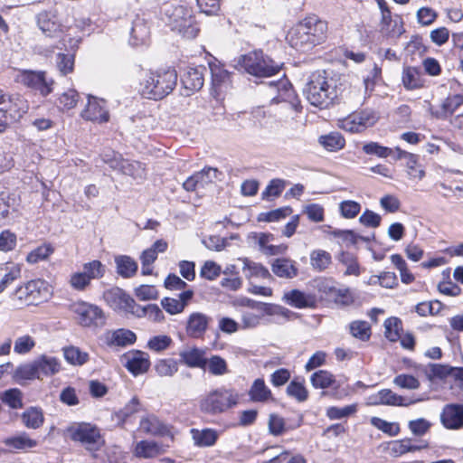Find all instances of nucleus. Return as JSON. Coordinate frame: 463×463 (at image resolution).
Masks as SVG:
<instances>
[{
    "mask_svg": "<svg viewBox=\"0 0 463 463\" xmlns=\"http://www.w3.org/2000/svg\"><path fill=\"white\" fill-rule=\"evenodd\" d=\"M327 37V23L317 15L304 18L293 27L288 35L289 44L301 52H307L322 44Z\"/></svg>",
    "mask_w": 463,
    "mask_h": 463,
    "instance_id": "nucleus-1",
    "label": "nucleus"
},
{
    "mask_svg": "<svg viewBox=\"0 0 463 463\" xmlns=\"http://www.w3.org/2000/svg\"><path fill=\"white\" fill-rule=\"evenodd\" d=\"M303 93L311 105L322 109L327 108L337 97L334 80L327 78L325 71L310 74Z\"/></svg>",
    "mask_w": 463,
    "mask_h": 463,
    "instance_id": "nucleus-2",
    "label": "nucleus"
},
{
    "mask_svg": "<svg viewBox=\"0 0 463 463\" xmlns=\"http://www.w3.org/2000/svg\"><path fill=\"white\" fill-rule=\"evenodd\" d=\"M177 84V73L175 69L159 70L146 74L141 82L143 97L159 100L169 95Z\"/></svg>",
    "mask_w": 463,
    "mask_h": 463,
    "instance_id": "nucleus-3",
    "label": "nucleus"
},
{
    "mask_svg": "<svg viewBox=\"0 0 463 463\" xmlns=\"http://www.w3.org/2000/svg\"><path fill=\"white\" fill-rule=\"evenodd\" d=\"M240 394L224 386L213 389L202 396L199 407L202 412L209 415L224 413L239 403Z\"/></svg>",
    "mask_w": 463,
    "mask_h": 463,
    "instance_id": "nucleus-4",
    "label": "nucleus"
},
{
    "mask_svg": "<svg viewBox=\"0 0 463 463\" xmlns=\"http://www.w3.org/2000/svg\"><path fill=\"white\" fill-rule=\"evenodd\" d=\"M166 24L188 39L195 38L200 31L193 11L184 5H170L165 8Z\"/></svg>",
    "mask_w": 463,
    "mask_h": 463,
    "instance_id": "nucleus-5",
    "label": "nucleus"
},
{
    "mask_svg": "<svg viewBox=\"0 0 463 463\" xmlns=\"http://www.w3.org/2000/svg\"><path fill=\"white\" fill-rule=\"evenodd\" d=\"M238 66L247 73L258 77H270L278 73L281 66L264 54L262 51H254L241 55L238 59Z\"/></svg>",
    "mask_w": 463,
    "mask_h": 463,
    "instance_id": "nucleus-6",
    "label": "nucleus"
},
{
    "mask_svg": "<svg viewBox=\"0 0 463 463\" xmlns=\"http://www.w3.org/2000/svg\"><path fill=\"white\" fill-rule=\"evenodd\" d=\"M70 309L81 326L102 327L106 325L107 317L104 311L97 305L85 301H77L70 306Z\"/></svg>",
    "mask_w": 463,
    "mask_h": 463,
    "instance_id": "nucleus-7",
    "label": "nucleus"
},
{
    "mask_svg": "<svg viewBox=\"0 0 463 463\" xmlns=\"http://www.w3.org/2000/svg\"><path fill=\"white\" fill-rule=\"evenodd\" d=\"M267 84L275 89L278 94L272 98V103H283L287 110L299 111L301 109L300 103L297 100L291 83L287 78L279 80H270Z\"/></svg>",
    "mask_w": 463,
    "mask_h": 463,
    "instance_id": "nucleus-8",
    "label": "nucleus"
},
{
    "mask_svg": "<svg viewBox=\"0 0 463 463\" xmlns=\"http://www.w3.org/2000/svg\"><path fill=\"white\" fill-rule=\"evenodd\" d=\"M103 160L111 169L118 171L125 175H129L133 179L142 181L146 178L145 165L139 161L125 159L120 155L116 154L110 158L109 155H105Z\"/></svg>",
    "mask_w": 463,
    "mask_h": 463,
    "instance_id": "nucleus-9",
    "label": "nucleus"
},
{
    "mask_svg": "<svg viewBox=\"0 0 463 463\" xmlns=\"http://www.w3.org/2000/svg\"><path fill=\"white\" fill-rule=\"evenodd\" d=\"M15 80L33 90L39 91L44 97L52 91L53 80H47L43 71H21L17 73Z\"/></svg>",
    "mask_w": 463,
    "mask_h": 463,
    "instance_id": "nucleus-10",
    "label": "nucleus"
},
{
    "mask_svg": "<svg viewBox=\"0 0 463 463\" xmlns=\"http://www.w3.org/2000/svg\"><path fill=\"white\" fill-rule=\"evenodd\" d=\"M106 303L114 310L134 316L137 302L119 288H113L103 293Z\"/></svg>",
    "mask_w": 463,
    "mask_h": 463,
    "instance_id": "nucleus-11",
    "label": "nucleus"
},
{
    "mask_svg": "<svg viewBox=\"0 0 463 463\" xmlns=\"http://www.w3.org/2000/svg\"><path fill=\"white\" fill-rule=\"evenodd\" d=\"M71 439L79 441L86 446L98 444L101 439L99 430L90 423H76L67 428Z\"/></svg>",
    "mask_w": 463,
    "mask_h": 463,
    "instance_id": "nucleus-12",
    "label": "nucleus"
},
{
    "mask_svg": "<svg viewBox=\"0 0 463 463\" xmlns=\"http://www.w3.org/2000/svg\"><path fill=\"white\" fill-rule=\"evenodd\" d=\"M80 116L83 119L94 123L101 124L108 122L109 120V113L106 100L88 95V102Z\"/></svg>",
    "mask_w": 463,
    "mask_h": 463,
    "instance_id": "nucleus-13",
    "label": "nucleus"
},
{
    "mask_svg": "<svg viewBox=\"0 0 463 463\" xmlns=\"http://www.w3.org/2000/svg\"><path fill=\"white\" fill-rule=\"evenodd\" d=\"M57 6L46 11H42L36 15L39 29L47 37H59L61 33V24L58 17Z\"/></svg>",
    "mask_w": 463,
    "mask_h": 463,
    "instance_id": "nucleus-14",
    "label": "nucleus"
},
{
    "mask_svg": "<svg viewBox=\"0 0 463 463\" xmlns=\"http://www.w3.org/2000/svg\"><path fill=\"white\" fill-rule=\"evenodd\" d=\"M121 362L127 370L137 376L145 373L150 367L149 356L139 350H131L124 354Z\"/></svg>",
    "mask_w": 463,
    "mask_h": 463,
    "instance_id": "nucleus-15",
    "label": "nucleus"
},
{
    "mask_svg": "<svg viewBox=\"0 0 463 463\" xmlns=\"http://www.w3.org/2000/svg\"><path fill=\"white\" fill-rule=\"evenodd\" d=\"M238 305L249 307L250 311L266 313L267 316H281L288 318L292 312L279 305L257 301L249 298H241L238 299Z\"/></svg>",
    "mask_w": 463,
    "mask_h": 463,
    "instance_id": "nucleus-16",
    "label": "nucleus"
},
{
    "mask_svg": "<svg viewBox=\"0 0 463 463\" xmlns=\"http://www.w3.org/2000/svg\"><path fill=\"white\" fill-rule=\"evenodd\" d=\"M212 317L202 312L191 313L185 324V332L191 338H202L208 329Z\"/></svg>",
    "mask_w": 463,
    "mask_h": 463,
    "instance_id": "nucleus-17",
    "label": "nucleus"
},
{
    "mask_svg": "<svg viewBox=\"0 0 463 463\" xmlns=\"http://www.w3.org/2000/svg\"><path fill=\"white\" fill-rule=\"evenodd\" d=\"M440 421L448 430L463 428V404L450 403L445 405L440 413Z\"/></svg>",
    "mask_w": 463,
    "mask_h": 463,
    "instance_id": "nucleus-18",
    "label": "nucleus"
},
{
    "mask_svg": "<svg viewBox=\"0 0 463 463\" xmlns=\"http://www.w3.org/2000/svg\"><path fill=\"white\" fill-rule=\"evenodd\" d=\"M373 402L374 404H383V405H390V406H410L411 404H415L417 402H422V398H406L401 395H398L397 393L393 392L390 389H383L377 392L373 397Z\"/></svg>",
    "mask_w": 463,
    "mask_h": 463,
    "instance_id": "nucleus-19",
    "label": "nucleus"
},
{
    "mask_svg": "<svg viewBox=\"0 0 463 463\" xmlns=\"http://www.w3.org/2000/svg\"><path fill=\"white\" fill-rule=\"evenodd\" d=\"M150 36V26L145 14H137L132 21L130 43L138 46L146 43Z\"/></svg>",
    "mask_w": 463,
    "mask_h": 463,
    "instance_id": "nucleus-20",
    "label": "nucleus"
},
{
    "mask_svg": "<svg viewBox=\"0 0 463 463\" xmlns=\"http://www.w3.org/2000/svg\"><path fill=\"white\" fill-rule=\"evenodd\" d=\"M38 380H43V377H52L57 374L61 369V362L58 358L42 354L33 360Z\"/></svg>",
    "mask_w": 463,
    "mask_h": 463,
    "instance_id": "nucleus-21",
    "label": "nucleus"
},
{
    "mask_svg": "<svg viewBox=\"0 0 463 463\" xmlns=\"http://www.w3.org/2000/svg\"><path fill=\"white\" fill-rule=\"evenodd\" d=\"M206 351L198 347L187 348L179 353L180 363L190 368L206 369Z\"/></svg>",
    "mask_w": 463,
    "mask_h": 463,
    "instance_id": "nucleus-22",
    "label": "nucleus"
},
{
    "mask_svg": "<svg viewBox=\"0 0 463 463\" xmlns=\"http://www.w3.org/2000/svg\"><path fill=\"white\" fill-rule=\"evenodd\" d=\"M6 107L5 112L2 114L4 118H7L12 123H14L25 114L29 109V105L26 99L20 96L11 97L8 95Z\"/></svg>",
    "mask_w": 463,
    "mask_h": 463,
    "instance_id": "nucleus-23",
    "label": "nucleus"
},
{
    "mask_svg": "<svg viewBox=\"0 0 463 463\" xmlns=\"http://www.w3.org/2000/svg\"><path fill=\"white\" fill-rule=\"evenodd\" d=\"M137 341L136 334L126 328H119L114 331L105 333V343L108 346L126 347L133 345Z\"/></svg>",
    "mask_w": 463,
    "mask_h": 463,
    "instance_id": "nucleus-24",
    "label": "nucleus"
},
{
    "mask_svg": "<svg viewBox=\"0 0 463 463\" xmlns=\"http://www.w3.org/2000/svg\"><path fill=\"white\" fill-rule=\"evenodd\" d=\"M139 430L152 436H165L169 433L168 427L153 414L140 420Z\"/></svg>",
    "mask_w": 463,
    "mask_h": 463,
    "instance_id": "nucleus-25",
    "label": "nucleus"
},
{
    "mask_svg": "<svg viewBox=\"0 0 463 463\" xmlns=\"http://www.w3.org/2000/svg\"><path fill=\"white\" fill-rule=\"evenodd\" d=\"M25 290L29 291L30 302L33 305L46 300L50 296L48 284L42 279H33L25 283Z\"/></svg>",
    "mask_w": 463,
    "mask_h": 463,
    "instance_id": "nucleus-26",
    "label": "nucleus"
},
{
    "mask_svg": "<svg viewBox=\"0 0 463 463\" xmlns=\"http://www.w3.org/2000/svg\"><path fill=\"white\" fill-rule=\"evenodd\" d=\"M190 433L194 446L199 448L213 447L219 439L218 431L210 428L203 430L191 429Z\"/></svg>",
    "mask_w": 463,
    "mask_h": 463,
    "instance_id": "nucleus-27",
    "label": "nucleus"
},
{
    "mask_svg": "<svg viewBox=\"0 0 463 463\" xmlns=\"http://www.w3.org/2000/svg\"><path fill=\"white\" fill-rule=\"evenodd\" d=\"M463 105V94L448 96L441 103L439 109L433 111L432 115L439 119H447Z\"/></svg>",
    "mask_w": 463,
    "mask_h": 463,
    "instance_id": "nucleus-28",
    "label": "nucleus"
},
{
    "mask_svg": "<svg viewBox=\"0 0 463 463\" xmlns=\"http://www.w3.org/2000/svg\"><path fill=\"white\" fill-rule=\"evenodd\" d=\"M204 71H206V68L203 66L189 68L182 78L184 87L192 91L201 90L204 82Z\"/></svg>",
    "mask_w": 463,
    "mask_h": 463,
    "instance_id": "nucleus-29",
    "label": "nucleus"
},
{
    "mask_svg": "<svg viewBox=\"0 0 463 463\" xmlns=\"http://www.w3.org/2000/svg\"><path fill=\"white\" fill-rule=\"evenodd\" d=\"M117 273L124 278L130 279L134 277L138 269L137 262L130 256L118 255L114 259Z\"/></svg>",
    "mask_w": 463,
    "mask_h": 463,
    "instance_id": "nucleus-30",
    "label": "nucleus"
},
{
    "mask_svg": "<svg viewBox=\"0 0 463 463\" xmlns=\"http://www.w3.org/2000/svg\"><path fill=\"white\" fill-rule=\"evenodd\" d=\"M271 270L276 276L284 279H293L298 273L294 261L285 258L276 259L271 265Z\"/></svg>",
    "mask_w": 463,
    "mask_h": 463,
    "instance_id": "nucleus-31",
    "label": "nucleus"
},
{
    "mask_svg": "<svg viewBox=\"0 0 463 463\" xmlns=\"http://www.w3.org/2000/svg\"><path fill=\"white\" fill-rule=\"evenodd\" d=\"M162 446L152 440H141L134 449V455L140 458H152L164 453Z\"/></svg>",
    "mask_w": 463,
    "mask_h": 463,
    "instance_id": "nucleus-32",
    "label": "nucleus"
},
{
    "mask_svg": "<svg viewBox=\"0 0 463 463\" xmlns=\"http://www.w3.org/2000/svg\"><path fill=\"white\" fill-rule=\"evenodd\" d=\"M283 300L289 306L297 308L309 307L315 303L313 297L307 295L298 289H292L286 292L283 296Z\"/></svg>",
    "mask_w": 463,
    "mask_h": 463,
    "instance_id": "nucleus-33",
    "label": "nucleus"
},
{
    "mask_svg": "<svg viewBox=\"0 0 463 463\" xmlns=\"http://www.w3.org/2000/svg\"><path fill=\"white\" fill-rule=\"evenodd\" d=\"M134 317L142 318L146 317L153 322H162L165 320V315L160 307L156 304H148L146 306H140L137 304Z\"/></svg>",
    "mask_w": 463,
    "mask_h": 463,
    "instance_id": "nucleus-34",
    "label": "nucleus"
},
{
    "mask_svg": "<svg viewBox=\"0 0 463 463\" xmlns=\"http://www.w3.org/2000/svg\"><path fill=\"white\" fill-rule=\"evenodd\" d=\"M21 419L24 426L28 429H39L44 421V417L42 409L37 407H30L25 410Z\"/></svg>",
    "mask_w": 463,
    "mask_h": 463,
    "instance_id": "nucleus-35",
    "label": "nucleus"
},
{
    "mask_svg": "<svg viewBox=\"0 0 463 463\" xmlns=\"http://www.w3.org/2000/svg\"><path fill=\"white\" fill-rule=\"evenodd\" d=\"M249 396L252 402H265L271 397V391L267 387L263 379L258 378L250 386Z\"/></svg>",
    "mask_w": 463,
    "mask_h": 463,
    "instance_id": "nucleus-36",
    "label": "nucleus"
},
{
    "mask_svg": "<svg viewBox=\"0 0 463 463\" xmlns=\"http://www.w3.org/2000/svg\"><path fill=\"white\" fill-rule=\"evenodd\" d=\"M141 410L142 404L139 399L134 396L122 409L115 412L118 425L124 426L133 414L139 412Z\"/></svg>",
    "mask_w": 463,
    "mask_h": 463,
    "instance_id": "nucleus-37",
    "label": "nucleus"
},
{
    "mask_svg": "<svg viewBox=\"0 0 463 463\" xmlns=\"http://www.w3.org/2000/svg\"><path fill=\"white\" fill-rule=\"evenodd\" d=\"M318 141L329 152L341 150L345 146V139L339 132H330L327 135L321 136Z\"/></svg>",
    "mask_w": 463,
    "mask_h": 463,
    "instance_id": "nucleus-38",
    "label": "nucleus"
},
{
    "mask_svg": "<svg viewBox=\"0 0 463 463\" xmlns=\"http://www.w3.org/2000/svg\"><path fill=\"white\" fill-rule=\"evenodd\" d=\"M402 83L407 90H416L423 85L420 71L415 67H405L402 71Z\"/></svg>",
    "mask_w": 463,
    "mask_h": 463,
    "instance_id": "nucleus-39",
    "label": "nucleus"
},
{
    "mask_svg": "<svg viewBox=\"0 0 463 463\" xmlns=\"http://www.w3.org/2000/svg\"><path fill=\"white\" fill-rule=\"evenodd\" d=\"M242 261H243V271H244L246 278H248V279H250L252 277L261 278V279H271L272 278L269 269L266 267H264L262 264L250 261L248 259H244Z\"/></svg>",
    "mask_w": 463,
    "mask_h": 463,
    "instance_id": "nucleus-40",
    "label": "nucleus"
},
{
    "mask_svg": "<svg viewBox=\"0 0 463 463\" xmlns=\"http://www.w3.org/2000/svg\"><path fill=\"white\" fill-rule=\"evenodd\" d=\"M62 350L64 358L70 364L80 366L90 359L89 354L81 351L77 346L71 345L64 347Z\"/></svg>",
    "mask_w": 463,
    "mask_h": 463,
    "instance_id": "nucleus-41",
    "label": "nucleus"
},
{
    "mask_svg": "<svg viewBox=\"0 0 463 463\" xmlns=\"http://www.w3.org/2000/svg\"><path fill=\"white\" fill-rule=\"evenodd\" d=\"M155 371L161 377H172L178 372V362L174 358L159 359L155 364Z\"/></svg>",
    "mask_w": 463,
    "mask_h": 463,
    "instance_id": "nucleus-42",
    "label": "nucleus"
},
{
    "mask_svg": "<svg viewBox=\"0 0 463 463\" xmlns=\"http://www.w3.org/2000/svg\"><path fill=\"white\" fill-rule=\"evenodd\" d=\"M16 382L38 380V374L33 360L18 365L14 373Z\"/></svg>",
    "mask_w": 463,
    "mask_h": 463,
    "instance_id": "nucleus-43",
    "label": "nucleus"
},
{
    "mask_svg": "<svg viewBox=\"0 0 463 463\" xmlns=\"http://www.w3.org/2000/svg\"><path fill=\"white\" fill-rule=\"evenodd\" d=\"M4 443L7 447L16 450L31 449L37 445L36 440L32 439L26 433L7 438L4 440Z\"/></svg>",
    "mask_w": 463,
    "mask_h": 463,
    "instance_id": "nucleus-44",
    "label": "nucleus"
},
{
    "mask_svg": "<svg viewBox=\"0 0 463 463\" xmlns=\"http://www.w3.org/2000/svg\"><path fill=\"white\" fill-rule=\"evenodd\" d=\"M266 313H260L250 310H242L241 312V329H254L261 323L263 317Z\"/></svg>",
    "mask_w": 463,
    "mask_h": 463,
    "instance_id": "nucleus-45",
    "label": "nucleus"
},
{
    "mask_svg": "<svg viewBox=\"0 0 463 463\" xmlns=\"http://www.w3.org/2000/svg\"><path fill=\"white\" fill-rule=\"evenodd\" d=\"M5 275L0 280V293L4 292L7 287L21 278V265L12 263L5 267Z\"/></svg>",
    "mask_w": 463,
    "mask_h": 463,
    "instance_id": "nucleus-46",
    "label": "nucleus"
},
{
    "mask_svg": "<svg viewBox=\"0 0 463 463\" xmlns=\"http://www.w3.org/2000/svg\"><path fill=\"white\" fill-rule=\"evenodd\" d=\"M427 447L425 446H417L411 444V439H404L400 440H394L391 443V453L394 457H400L405 453L408 452H414L417 450H420L422 448Z\"/></svg>",
    "mask_w": 463,
    "mask_h": 463,
    "instance_id": "nucleus-47",
    "label": "nucleus"
},
{
    "mask_svg": "<svg viewBox=\"0 0 463 463\" xmlns=\"http://www.w3.org/2000/svg\"><path fill=\"white\" fill-rule=\"evenodd\" d=\"M331 262L332 257L330 253L324 250H315L310 253L311 266L318 271L325 270Z\"/></svg>",
    "mask_w": 463,
    "mask_h": 463,
    "instance_id": "nucleus-48",
    "label": "nucleus"
},
{
    "mask_svg": "<svg viewBox=\"0 0 463 463\" xmlns=\"http://www.w3.org/2000/svg\"><path fill=\"white\" fill-rule=\"evenodd\" d=\"M311 383L316 389H326L334 386L335 380V376L328 371L319 370L315 372L310 378Z\"/></svg>",
    "mask_w": 463,
    "mask_h": 463,
    "instance_id": "nucleus-49",
    "label": "nucleus"
},
{
    "mask_svg": "<svg viewBox=\"0 0 463 463\" xmlns=\"http://www.w3.org/2000/svg\"><path fill=\"white\" fill-rule=\"evenodd\" d=\"M349 330L351 335L361 340L367 341L371 336V326L368 322L364 320H355L350 323Z\"/></svg>",
    "mask_w": 463,
    "mask_h": 463,
    "instance_id": "nucleus-50",
    "label": "nucleus"
},
{
    "mask_svg": "<svg viewBox=\"0 0 463 463\" xmlns=\"http://www.w3.org/2000/svg\"><path fill=\"white\" fill-rule=\"evenodd\" d=\"M206 367L209 373L215 376L224 375L229 373L226 361L220 355H212L210 358H207Z\"/></svg>",
    "mask_w": 463,
    "mask_h": 463,
    "instance_id": "nucleus-51",
    "label": "nucleus"
},
{
    "mask_svg": "<svg viewBox=\"0 0 463 463\" xmlns=\"http://www.w3.org/2000/svg\"><path fill=\"white\" fill-rule=\"evenodd\" d=\"M353 116L355 118L362 132L364 129L373 127L379 119L377 114L371 109H364L353 113Z\"/></svg>",
    "mask_w": 463,
    "mask_h": 463,
    "instance_id": "nucleus-52",
    "label": "nucleus"
},
{
    "mask_svg": "<svg viewBox=\"0 0 463 463\" xmlns=\"http://www.w3.org/2000/svg\"><path fill=\"white\" fill-rule=\"evenodd\" d=\"M53 251L54 248L50 243H43L28 253L26 261L31 264H35L41 260H45Z\"/></svg>",
    "mask_w": 463,
    "mask_h": 463,
    "instance_id": "nucleus-53",
    "label": "nucleus"
},
{
    "mask_svg": "<svg viewBox=\"0 0 463 463\" xmlns=\"http://www.w3.org/2000/svg\"><path fill=\"white\" fill-rule=\"evenodd\" d=\"M221 175H222V172L214 167H204L203 170L196 172V177L201 188H204L216 180H221Z\"/></svg>",
    "mask_w": 463,
    "mask_h": 463,
    "instance_id": "nucleus-54",
    "label": "nucleus"
},
{
    "mask_svg": "<svg viewBox=\"0 0 463 463\" xmlns=\"http://www.w3.org/2000/svg\"><path fill=\"white\" fill-rule=\"evenodd\" d=\"M385 336L392 342L397 341L401 337L402 330V320L398 317H390L384 322Z\"/></svg>",
    "mask_w": 463,
    "mask_h": 463,
    "instance_id": "nucleus-55",
    "label": "nucleus"
},
{
    "mask_svg": "<svg viewBox=\"0 0 463 463\" xmlns=\"http://www.w3.org/2000/svg\"><path fill=\"white\" fill-rule=\"evenodd\" d=\"M172 344L173 340L170 336L166 335H159L151 337L148 340L146 346L151 351L161 353L168 349Z\"/></svg>",
    "mask_w": 463,
    "mask_h": 463,
    "instance_id": "nucleus-56",
    "label": "nucleus"
},
{
    "mask_svg": "<svg viewBox=\"0 0 463 463\" xmlns=\"http://www.w3.org/2000/svg\"><path fill=\"white\" fill-rule=\"evenodd\" d=\"M90 280L98 279L105 275L106 268L99 260H92L83 265V271Z\"/></svg>",
    "mask_w": 463,
    "mask_h": 463,
    "instance_id": "nucleus-57",
    "label": "nucleus"
},
{
    "mask_svg": "<svg viewBox=\"0 0 463 463\" xmlns=\"http://www.w3.org/2000/svg\"><path fill=\"white\" fill-rule=\"evenodd\" d=\"M338 260L346 266V270L345 271V276L360 275L359 264L356 258L352 253L342 252L338 257Z\"/></svg>",
    "mask_w": 463,
    "mask_h": 463,
    "instance_id": "nucleus-58",
    "label": "nucleus"
},
{
    "mask_svg": "<svg viewBox=\"0 0 463 463\" xmlns=\"http://www.w3.org/2000/svg\"><path fill=\"white\" fill-rule=\"evenodd\" d=\"M371 423L389 436H397L400 433V425L397 422H389L378 417H373Z\"/></svg>",
    "mask_w": 463,
    "mask_h": 463,
    "instance_id": "nucleus-59",
    "label": "nucleus"
},
{
    "mask_svg": "<svg viewBox=\"0 0 463 463\" xmlns=\"http://www.w3.org/2000/svg\"><path fill=\"white\" fill-rule=\"evenodd\" d=\"M293 210L289 206H285L281 208H278L267 213H261L259 216V221L263 222H277L281 219L286 218L287 216L290 215L292 213Z\"/></svg>",
    "mask_w": 463,
    "mask_h": 463,
    "instance_id": "nucleus-60",
    "label": "nucleus"
},
{
    "mask_svg": "<svg viewBox=\"0 0 463 463\" xmlns=\"http://www.w3.org/2000/svg\"><path fill=\"white\" fill-rule=\"evenodd\" d=\"M286 186V181L283 179H272L265 190L261 194L262 199H268L270 196L273 197H279L281 193L283 192L284 188Z\"/></svg>",
    "mask_w": 463,
    "mask_h": 463,
    "instance_id": "nucleus-61",
    "label": "nucleus"
},
{
    "mask_svg": "<svg viewBox=\"0 0 463 463\" xmlns=\"http://www.w3.org/2000/svg\"><path fill=\"white\" fill-rule=\"evenodd\" d=\"M339 211L344 218L353 219L360 213L361 204L352 200L343 201L339 204Z\"/></svg>",
    "mask_w": 463,
    "mask_h": 463,
    "instance_id": "nucleus-62",
    "label": "nucleus"
},
{
    "mask_svg": "<svg viewBox=\"0 0 463 463\" xmlns=\"http://www.w3.org/2000/svg\"><path fill=\"white\" fill-rule=\"evenodd\" d=\"M431 426V422L424 418L412 420L408 423L409 430L413 435L417 437L425 435L430 430Z\"/></svg>",
    "mask_w": 463,
    "mask_h": 463,
    "instance_id": "nucleus-63",
    "label": "nucleus"
},
{
    "mask_svg": "<svg viewBox=\"0 0 463 463\" xmlns=\"http://www.w3.org/2000/svg\"><path fill=\"white\" fill-rule=\"evenodd\" d=\"M221 273V266L213 260L205 261L200 270V276L208 280L216 279Z\"/></svg>",
    "mask_w": 463,
    "mask_h": 463,
    "instance_id": "nucleus-64",
    "label": "nucleus"
}]
</instances>
